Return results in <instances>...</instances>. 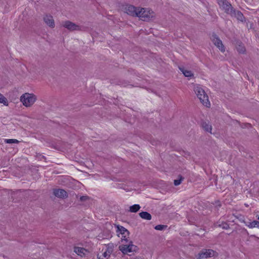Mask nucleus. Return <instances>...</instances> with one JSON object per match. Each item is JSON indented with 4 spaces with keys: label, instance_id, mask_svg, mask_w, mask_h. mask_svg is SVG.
Masks as SVG:
<instances>
[{
    "label": "nucleus",
    "instance_id": "nucleus-4",
    "mask_svg": "<svg viewBox=\"0 0 259 259\" xmlns=\"http://www.w3.org/2000/svg\"><path fill=\"white\" fill-rule=\"evenodd\" d=\"M122 240L125 241V244H122L119 246V250L123 254H128V253L133 252L136 251L137 246L133 244L131 241H128L127 239H122Z\"/></svg>",
    "mask_w": 259,
    "mask_h": 259
},
{
    "label": "nucleus",
    "instance_id": "nucleus-7",
    "mask_svg": "<svg viewBox=\"0 0 259 259\" xmlns=\"http://www.w3.org/2000/svg\"><path fill=\"white\" fill-rule=\"evenodd\" d=\"M218 2L219 6L228 14H230L234 9L231 4L227 0H218Z\"/></svg>",
    "mask_w": 259,
    "mask_h": 259
},
{
    "label": "nucleus",
    "instance_id": "nucleus-20",
    "mask_svg": "<svg viewBox=\"0 0 259 259\" xmlns=\"http://www.w3.org/2000/svg\"><path fill=\"white\" fill-rule=\"evenodd\" d=\"M247 226L250 228L256 227L259 228V222L257 221H253V222L249 223Z\"/></svg>",
    "mask_w": 259,
    "mask_h": 259
},
{
    "label": "nucleus",
    "instance_id": "nucleus-1",
    "mask_svg": "<svg viewBox=\"0 0 259 259\" xmlns=\"http://www.w3.org/2000/svg\"><path fill=\"white\" fill-rule=\"evenodd\" d=\"M194 91L201 103L206 107H209L210 103L208 100V96L202 87L199 85H195Z\"/></svg>",
    "mask_w": 259,
    "mask_h": 259
},
{
    "label": "nucleus",
    "instance_id": "nucleus-28",
    "mask_svg": "<svg viewBox=\"0 0 259 259\" xmlns=\"http://www.w3.org/2000/svg\"><path fill=\"white\" fill-rule=\"evenodd\" d=\"M258 219L259 220V216H258Z\"/></svg>",
    "mask_w": 259,
    "mask_h": 259
},
{
    "label": "nucleus",
    "instance_id": "nucleus-19",
    "mask_svg": "<svg viewBox=\"0 0 259 259\" xmlns=\"http://www.w3.org/2000/svg\"><path fill=\"white\" fill-rule=\"evenodd\" d=\"M236 49H237V51L239 53L243 54L245 52V48L244 46L241 44L238 45L236 47Z\"/></svg>",
    "mask_w": 259,
    "mask_h": 259
},
{
    "label": "nucleus",
    "instance_id": "nucleus-18",
    "mask_svg": "<svg viewBox=\"0 0 259 259\" xmlns=\"http://www.w3.org/2000/svg\"><path fill=\"white\" fill-rule=\"evenodd\" d=\"M141 207L139 204H134L130 207L129 211L132 212H136L139 210Z\"/></svg>",
    "mask_w": 259,
    "mask_h": 259
},
{
    "label": "nucleus",
    "instance_id": "nucleus-25",
    "mask_svg": "<svg viewBox=\"0 0 259 259\" xmlns=\"http://www.w3.org/2000/svg\"><path fill=\"white\" fill-rule=\"evenodd\" d=\"M182 181V178L181 179H180L174 180V185L175 186L179 185L181 183Z\"/></svg>",
    "mask_w": 259,
    "mask_h": 259
},
{
    "label": "nucleus",
    "instance_id": "nucleus-9",
    "mask_svg": "<svg viewBox=\"0 0 259 259\" xmlns=\"http://www.w3.org/2000/svg\"><path fill=\"white\" fill-rule=\"evenodd\" d=\"M62 26L70 31L80 30V27L70 21H65L62 22Z\"/></svg>",
    "mask_w": 259,
    "mask_h": 259
},
{
    "label": "nucleus",
    "instance_id": "nucleus-11",
    "mask_svg": "<svg viewBox=\"0 0 259 259\" xmlns=\"http://www.w3.org/2000/svg\"><path fill=\"white\" fill-rule=\"evenodd\" d=\"M53 194L56 197L60 198H65L68 196L66 191L61 189H54Z\"/></svg>",
    "mask_w": 259,
    "mask_h": 259
},
{
    "label": "nucleus",
    "instance_id": "nucleus-13",
    "mask_svg": "<svg viewBox=\"0 0 259 259\" xmlns=\"http://www.w3.org/2000/svg\"><path fill=\"white\" fill-rule=\"evenodd\" d=\"M74 251L78 255L82 257L87 252V250L83 248L79 247H75L74 248Z\"/></svg>",
    "mask_w": 259,
    "mask_h": 259
},
{
    "label": "nucleus",
    "instance_id": "nucleus-27",
    "mask_svg": "<svg viewBox=\"0 0 259 259\" xmlns=\"http://www.w3.org/2000/svg\"><path fill=\"white\" fill-rule=\"evenodd\" d=\"M98 259H103V258H98Z\"/></svg>",
    "mask_w": 259,
    "mask_h": 259
},
{
    "label": "nucleus",
    "instance_id": "nucleus-16",
    "mask_svg": "<svg viewBox=\"0 0 259 259\" xmlns=\"http://www.w3.org/2000/svg\"><path fill=\"white\" fill-rule=\"evenodd\" d=\"M179 68L186 77H191L193 75V74L191 71L187 70L183 67H179Z\"/></svg>",
    "mask_w": 259,
    "mask_h": 259
},
{
    "label": "nucleus",
    "instance_id": "nucleus-26",
    "mask_svg": "<svg viewBox=\"0 0 259 259\" xmlns=\"http://www.w3.org/2000/svg\"><path fill=\"white\" fill-rule=\"evenodd\" d=\"M89 197L87 196H82L80 197V200L81 201H84L87 200Z\"/></svg>",
    "mask_w": 259,
    "mask_h": 259
},
{
    "label": "nucleus",
    "instance_id": "nucleus-6",
    "mask_svg": "<svg viewBox=\"0 0 259 259\" xmlns=\"http://www.w3.org/2000/svg\"><path fill=\"white\" fill-rule=\"evenodd\" d=\"M140 7H136L133 5H127L124 8V12L133 17H138Z\"/></svg>",
    "mask_w": 259,
    "mask_h": 259
},
{
    "label": "nucleus",
    "instance_id": "nucleus-24",
    "mask_svg": "<svg viewBox=\"0 0 259 259\" xmlns=\"http://www.w3.org/2000/svg\"><path fill=\"white\" fill-rule=\"evenodd\" d=\"M166 227V226L162 225H158L155 227V229L157 230H162Z\"/></svg>",
    "mask_w": 259,
    "mask_h": 259
},
{
    "label": "nucleus",
    "instance_id": "nucleus-3",
    "mask_svg": "<svg viewBox=\"0 0 259 259\" xmlns=\"http://www.w3.org/2000/svg\"><path fill=\"white\" fill-rule=\"evenodd\" d=\"M37 100V97L33 94L26 93L22 94L20 98L23 105L26 107L32 106Z\"/></svg>",
    "mask_w": 259,
    "mask_h": 259
},
{
    "label": "nucleus",
    "instance_id": "nucleus-15",
    "mask_svg": "<svg viewBox=\"0 0 259 259\" xmlns=\"http://www.w3.org/2000/svg\"><path fill=\"white\" fill-rule=\"evenodd\" d=\"M118 230L120 233L123 235L121 239H126V235H128L129 234L128 230L122 226L118 227Z\"/></svg>",
    "mask_w": 259,
    "mask_h": 259
},
{
    "label": "nucleus",
    "instance_id": "nucleus-23",
    "mask_svg": "<svg viewBox=\"0 0 259 259\" xmlns=\"http://www.w3.org/2000/svg\"><path fill=\"white\" fill-rule=\"evenodd\" d=\"M5 142L8 144H18L19 141L16 139H5Z\"/></svg>",
    "mask_w": 259,
    "mask_h": 259
},
{
    "label": "nucleus",
    "instance_id": "nucleus-10",
    "mask_svg": "<svg viewBox=\"0 0 259 259\" xmlns=\"http://www.w3.org/2000/svg\"><path fill=\"white\" fill-rule=\"evenodd\" d=\"M44 21L45 23L51 28L55 27V21L53 16L51 15L46 14L44 16Z\"/></svg>",
    "mask_w": 259,
    "mask_h": 259
},
{
    "label": "nucleus",
    "instance_id": "nucleus-12",
    "mask_svg": "<svg viewBox=\"0 0 259 259\" xmlns=\"http://www.w3.org/2000/svg\"><path fill=\"white\" fill-rule=\"evenodd\" d=\"M230 15L231 16L236 18L238 20L240 21L243 22L244 20V17L240 11H236L233 9Z\"/></svg>",
    "mask_w": 259,
    "mask_h": 259
},
{
    "label": "nucleus",
    "instance_id": "nucleus-14",
    "mask_svg": "<svg viewBox=\"0 0 259 259\" xmlns=\"http://www.w3.org/2000/svg\"><path fill=\"white\" fill-rule=\"evenodd\" d=\"M139 215L142 219L146 220H150L152 218L151 215L146 211H142L139 213Z\"/></svg>",
    "mask_w": 259,
    "mask_h": 259
},
{
    "label": "nucleus",
    "instance_id": "nucleus-22",
    "mask_svg": "<svg viewBox=\"0 0 259 259\" xmlns=\"http://www.w3.org/2000/svg\"><path fill=\"white\" fill-rule=\"evenodd\" d=\"M0 103H3L5 105H8L7 99L1 94H0Z\"/></svg>",
    "mask_w": 259,
    "mask_h": 259
},
{
    "label": "nucleus",
    "instance_id": "nucleus-5",
    "mask_svg": "<svg viewBox=\"0 0 259 259\" xmlns=\"http://www.w3.org/2000/svg\"><path fill=\"white\" fill-rule=\"evenodd\" d=\"M215 251L212 249H203L196 256V259H202L214 256Z\"/></svg>",
    "mask_w": 259,
    "mask_h": 259
},
{
    "label": "nucleus",
    "instance_id": "nucleus-8",
    "mask_svg": "<svg viewBox=\"0 0 259 259\" xmlns=\"http://www.w3.org/2000/svg\"><path fill=\"white\" fill-rule=\"evenodd\" d=\"M211 39L213 44L222 52H224L225 48L223 45L222 40L215 34H213L211 37Z\"/></svg>",
    "mask_w": 259,
    "mask_h": 259
},
{
    "label": "nucleus",
    "instance_id": "nucleus-2",
    "mask_svg": "<svg viewBox=\"0 0 259 259\" xmlns=\"http://www.w3.org/2000/svg\"><path fill=\"white\" fill-rule=\"evenodd\" d=\"M155 13L148 8H140L138 17L145 21H150L155 18Z\"/></svg>",
    "mask_w": 259,
    "mask_h": 259
},
{
    "label": "nucleus",
    "instance_id": "nucleus-21",
    "mask_svg": "<svg viewBox=\"0 0 259 259\" xmlns=\"http://www.w3.org/2000/svg\"><path fill=\"white\" fill-rule=\"evenodd\" d=\"M216 226L221 227L224 229H228L229 228V225L225 222H222L221 224L217 225Z\"/></svg>",
    "mask_w": 259,
    "mask_h": 259
},
{
    "label": "nucleus",
    "instance_id": "nucleus-17",
    "mask_svg": "<svg viewBox=\"0 0 259 259\" xmlns=\"http://www.w3.org/2000/svg\"><path fill=\"white\" fill-rule=\"evenodd\" d=\"M202 127L207 132L211 133L212 127L211 126L206 122H203L202 123Z\"/></svg>",
    "mask_w": 259,
    "mask_h": 259
}]
</instances>
